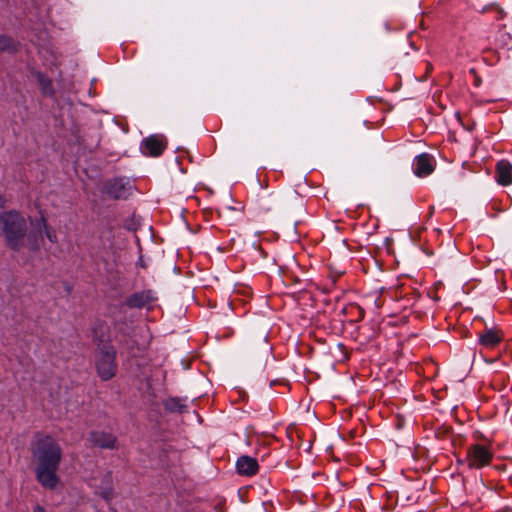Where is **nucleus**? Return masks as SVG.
<instances>
[{
    "mask_svg": "<svg viewBox=\"0 0 512 512\" xmlns=\"http://www.w3.org/2000/svg\"><path fill=\"white\" fill-rule=\"evenodd\" d=\"M30 451L37 481L46 489H55L60 482L57 475L62 460L60 444L51 435L38 432L31 441Z\"/></svg>",
    "mask_w": 512,
    "mask_h": 512,
    "instance_id": "nucleus-1",
    "label": "nucleus"
},
{
    "mask_svg": "<svg viewBox=\"0 0 512 512\" xmlns=\"http://www.w3.org/2000/svg\"><path fill=\"white\" fill-rule=\"evenodd\" d=\"M105 325L97 324L93 328V339L97 344L95 354V368L102 381H109L115 377L118 369L115 347L106 339L103 332Z\"/></svg>",
    "mask_w": 512,
    "mask_h": 512,
    "instance_id": "nucleus-2",
    "label": "nucleus"
},
{
    "mask_svg": "<svg viewBox=\"0 0 512 512\" xmlns=\"http://www.w3.org/2000/svg\"><path fill=\"white\" fill-rule=\"evenodd\" d=\"M0 230L9 249L18 252L25 246L28 224L19 211L9 210L0 213Z\"/></svg>",
    "mask_w": 512,
    "mask_h": 512,
    "instance_id": "nucleus-3",
    "label": "nucleus"
},
{
    "mask_svg": "<svg viewBox=\"0 0 512 512\" xmlns=\"http://www.w3.org/2000/svg\"><path fill=\"white\" fill-rule=\"evenodd\" d=\"M494 453L486 445L475 443L471 444L466 449V457L462 461L467 464L468 469L479 470L489 466L493 460Z\"/></svg>",
    "mask_w": 512,
    "mask_h": 512,
    "instance_id": "nucleus-4",
    "label": "nucleus"
},
{
    "mask_svg": "<svg viewBox=\"0 0 512 512\" xmlns=\"http://www.w3.org/2000/svg\"><path fill=\"white\" fill-rule=\"evenodd\" d=\"M132 191L130 181L123 177L107 180L103 186V193L111 199H126Z\"/></svg>",
    "mask_w": 512,
    "mask_h": 512,
    "instance_id": "nucleus-5",
    "label": "nucleus"
},
{
    "mask_svg": "<svg viewBox=\"0 0 512 512\" xmlns=\"http://www.w3.org/2000/svg\"><path fill=\"white\" fill-rule=\"evenodd\" d=\"M88 441L92 447L114 450L118 448L116 435L104 430H93L88 435Z\"/></svg>",
    "mask_w": 512,
    "mask_h": 512,
    "instance_id": "nucleus-6",
    "label": "nucleus"
},
{
    "mask_svg": "<svg viewBox=\"0 0 512 512\" xmlns=\"http://www.w3.org/2000/svg\"><path fill=\"white\" fill-rule=\"evenodd\" d=\"M156 300L155 292L148 289L131 294L125 299L124 303L130 309H142L148 308Z\"/></svg>",
    "mask_w": 512,
    "mask_h": 512,
    "instance_id": "nucleus-7",
    "label": "nucleus"
},
{
    "mask_svg": "<svg viewBox=\"0 0 512 512\" xmlns=\"http://www.w3.org/2000/svg\"><path fill=\"white\" fill-rule=\"evenodd\" d=\"M166 148L165 140L158 135H151L141 143V150L145 155L152 157L160 156Z\"/></svg>",
    "mask_w": 512,
    "mask_h": 512,
    "instance_id": "nucleus-8",
    "label": "nucleus"
},
{
    "mask_svg": "<svg viewBox=\"0 0 512 512\" xmlns=\"http://www.w3.org/2000/svg\"><path fill=\"white\" fill-rule=\"evenodd\" d=\"M413 167L414 173L418 177H425L430 175L434 171L432 157L427 153H422L416 156Z\"/></svg>",
    "mask_w": 512,
    "mask_h": 512,
    "instance_id": "nucleus-9",
    "label": "nucleus"
},
{
    "mask_svg": "<svg viewBox=\"0 0 512 512\" xmlns=\"http://www.w3.org/2000/svg\"><path fill=\"white\" fill-rule=\"evenodd\" d=\"M258 469V462L253 457L244 455L236 461V470L240 475L253 476L258 472Z\"/></svg>",
    "mask_w": 512,
    "mask_h": 512,
    "instance_id": "nucleus-10",
    "label": "nucleus"
},
{
    "mask_svg": "<svg viewBox=\"0 0 512 512\" xmlns=\"http://www.w3.org/2000/svg\"><path fill=\"white\" fill-rule=\"evenodd\" d=\"M497 181L500 185L507 186L512 183V165L507 160H501L496 165Z\"/></svg>",
    "mask_w": 512,
    "mask_h": 512,
    "instance_id": "nucleus-11",
    "label": "nucleus"
},
{
    "mask_svg": "<svg viewBox=\"0 0 512 512\" xmlns=\"http://www.w3.org/2000/svg\"><path fill=\"white\" fill-rule=\"evenodd\" d=\"M19 42L7 34L0 33V53H15Z\"/></svg>",
    "mask_w": 512,
    "mask_h": 512,
    "instance_id": "nucleus-12",
    "label": "nucleus"
},
{
    "mask_svg": "<svg viewBox=\"0 0 512 512\" xmlns=\"http://www.w3.org/2000/svg\"><path fill=\"white\" fill-rule=\"evenodd\" d=\"M34 75L37 79L38 85L40 86L42 93L45 95L53 96L55 91L51 79L41 72H35Z\"/></svg>",
    "mask_w": 512,
    "mask_h": 512,
    "instance_id": "nucleus-13",
    "label": "nucleus"
},
{
    "mask_svg": "<svg viewBox=\"0 0 512 512\" xmlns=\"http://www.w3.org/2000/svg\"><path fill=\"white\" fill-rule=\"evenodd\" d=\"M500 341V336L492 329L487 330L483 335L480 336V343L487 348L495 347L500 343Z\"/></svg>",
    "mask_w": 512,
    "mask_h": 512,
    "instance_id": "nucleus-14",
    "label": "nucleus"
},
{
    "mask_svg": "<svg viewBox=\"0 0 512 512\" xmlns=\"http://www.w3.org/2000/svg\"><path fill=\"white\" fill-rule=\"evenodd\" d=\"M164 406H165V409L170 412L183 413L187 409L185 400L178 398V397H172V398L167 399L164 403Z\"/></svg>",
    "mask_w": 512,
    "mask_h": 512,
    "instance_id": "nucleus-15",
    "label": "nucleus"
},
{
    "mask_svg": "<svg viewBox=\"0 0 512 512\" xmlns=\"http://www.w3.org/2000/svg\"><path fill=\"white\" fill-rule=\"evenodd\" d=\"M128 337H129V333H128L127 329L120 327L116 333L115 339L119 342V344L126 345L128 350L130 351L129 343L127 340Z\"/></svg>",
    "mask_w": 512,
    "mask_h": 512,
    "instance_id": "nucleus-16",
    "label": "nucleus"
},
{
    "mask_svg": "<svg viewBox=\"0 0 512 512\" xmlns=\"http://www.w3.org/2000/svg\"><path fill=\"white\" fill-rule=\"evenodd\" d=\"M39 223L45 228V230H46V237L49 239V241L52 242V243H56L57 242V236H56L55 232H51V231L48 230L46 219L43 216H41V218L39 220Z\"/></svg>",
    "mask_w": 512,
    "mask_h": 512,
    "instance_id": "nucleus-17",
    "label": "nucleus"
},
{
    "mask_svg": "<svg viewBox=\"0 0 512 512\" xmlns=\"http://www.w3.org/2000/svg\"><path fill=\"white\" fill-rule=\"evenodd\" d=\"M100 496L106 501L111 500L113 496V489L111 487L104 489L100 492Z\"/></svg>",
    "mask_w": 512,
    "mask_h": 512,
    "instance_id": "nucleus-18",
    "label": "nucleus"
},
{
    "mask_svg": "<svg viewBox=\"0 0 512 512\" xmlns=\"http://www.w3.org/2000/svg\"><path fill=\"white\" fill-rule=\"evenodd\" d=\"M5 205V199L3 198V196L0 195V207H4Z\"/></svg>",
    "mask_w": 512,
    "mask_h": 512,
    "instance_id": "nucleus-19",
    "label": "nucleus"
},
{
    "mask_svg": "<svg viewBox=\"0 0 512 512\" xmlns=\"http://www.w3.org/2000/svg\"><path fill=\"white\" fill-rule=\"evenodd\" d=\"M463 460H464V459H457V464H458V465H463V466H465L466 464H463V463H462V461H463Z\"/></svg>",
    "mask_w": 512,
    "mask_h": 512,
    "instance_id": "nucleus-20",
    "label": "nucleus"
},
{
    "mask_svg": "<svg viewBox=\"0 0 512 512\" xmlns=\"http://www.w3.org/2000/svg\"><path fill=\"white\" fill-rule=\"evenodd\" d=\"M38 248V245L37 244H32L31 245V250H36Z\"/></svg>",
    "mask_w": 512,
    "mask_h": 512,
    "instance_id": "nucleus-21",
    "label": "nucleus"
},
{
    "mask_svg": "<svg viewBox=\"0 0 512 512\" xmlns=\"http://www.w3.org/2000/svg\"><path fill=\"white\" fill-rule=\"evenodd\" d=\"M358 309H359V311H360V318L362 319V318H363V316H364V312H363L362 308H358Z\"/></svg>",
    "mask_w": 512,
    "mask_h": 512,
    "instance_id": "nucleus-22",
    "label": "nucleus"
},
{
    "mask_svg": "<svg viewBox=\"0 0 512 512\" xmlns=\"http://www.w3.org/2000/svg\"><path fill=\"white\" fill-rule=\"evenodd\" d=\"M374 304L379 307L378 303H377V300L374 301Z\"/></svg>",
    "mask_w": 512,
    "mask_h": 512,
    "instance_id": "nucleus-23",
    "label": "nucleus"
}]
</instances>
